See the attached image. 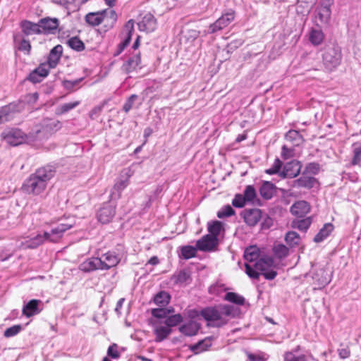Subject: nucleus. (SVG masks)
I'll return each instance as SVG.
<instances>
[{
	"label": "nucleus",
	"mask_w": 361,
	"mask_h": 361,
	"mask_svg": "<svg viewBox=\"0 0 361 361\" xmlns=\"http://www.w3.org/2000/svg\"><path fill=\"white\" fill-rule=\"evenodd\" d=\"M55 172L54 167L50 165L38 169L25 180L23 190L28 194L40 195L45 190L48 181L54 176Z\"/></svg>",
	"instance_id": "1"
},
{
	"label": "nucleus",
	"mask_w": 361,
	"mask_h": 361,
	"mask_svg": "<svg viewBox=\"0 0 361 361\" xmlns=\"http://www.w3.org/2000/svg\"><path fill=\"white\" fill-rule=\"evenodd\" d=\"M342 55L338 47H327L322 54V62L328 71H332L337 68L341 62Z\"/></svg>",
	"instance_id": "2"
},
{
	"label": "nucleus",
	"mask_w": 361,
	"mask_h": 361,
	"mask_svg": "<svg viewBox=\"0 0 361 361\" xmlns=\"http://www.w3.org/2000/svg\"><path fill=\"white\" fill-rule=\"evenodd\" d=\"M259 250L256 246L247 247L244 252L245 273L253 279H258L260 274L253 269V264L259 260Z\"/></svg>",
	"instance_id": "3"
},
{
	"label": "nucleus",
	"mask_w": 361,
	"mask_h": 361,
	"mask_svg": "<svg viewBox=\"0 0 361 361\" xmlns=\"http://www.w3.org/2000/svg\"><path fill=\"white\" fill-rule=\"evenodd\" d=\"M274 262L271 257H262L253 264V269L258 273L261 271V274L266 279L272 280L277 275V272L274 269Z\"/></svg>",
	"instance_id": "4"
},
{
	"label": "nucleus",
	"mask_w": 361,
	"mask_h": 361,
	"mask_svg": "<svg viewBox=\"0 0 361 361\" xmlns=\"http://www.w3.org/2000/svg\"><path fill=\"white\" fill-rule=\"evenodd\" d=\"M201 316L207 322L208 326L221 327L228 322V319L222 317V314L214 307L203 309Z\"/></svg>",
	"instance_id": "5"
},
{
	"label": "nucleus",
	"mask_w": 361,
	"mask_h": 361,
	"mask_svg": "<svg viewBox=\"0 0 361 361\" xmlns=\"http://www.w3.org/2000/svg\"><path fill=\"white\" fill-rule=\"evenodd\" d=\"M306 277H310L312 280V285L314 290H321L327 286L331 277L324 269H319L311 274H307Z\"/></svg>",
	"instance_id": "6"
},
{
	"label": "nucleus",
	"mask_w": 361,
	"mask_h": 361,
	"mask_svg": "<svg viewBox=\"0 0 361 361\" xmlns=\"http://www.w3.org/2000/svg\"><path fill=\"white\" fill-rule=\"evenodd\" d=\"M108 15H109V18L113 22H116L117 16L114 10H111L109 12L107 10H103L98 12L89 13L85 16V21L90 25L97 26L104 20Z\"/></svg>",
	"instance_id": "7"
},
{
	"label": "nucleus",
	"mask_w": 361,
	"mask_h": 361,
	"mask_svg": "<svg viewBox=\"0 0 361 361\" xmlns=\"http://www.w3.org/2000/svg\"><path fill=\"white\" fill-rule=\"evenodd\" d=\"M75 225V221L72 220L68 223H61L56 227L51 228L50 232H45L47 241L51 243H58L63 236L64 233L72 228Z\"/></svg>",
	"instance_id": "8"
},
{
	"label": "nucleus",
	"mask_w": 361,
	"mask_h": 361,
	"mask_svg": "<svg viewBox=\"0 0 361 361\" xmlns=\"http://www.w3.org/2000/svg\"><path fill=\"white\" fill-rule=\"evenodd\" d=\"M235 19V11L232 9L224 13L214 23L209 25V33H215L228 27Z\"/></svg>",
	"instance_id": "9"
},
{
	"label": "nucleus",
	"mask_w": 361,
	"mask_h": 361,
	"mask_svg": "<svg viewBox=\"0 0 361 361\" xmlns=\"http://www.w3.org/2000/svg\"><path fill=\"white\" fill-rule=\"evenodd\" d=\"M1 137L5 142L12 146L19 145L25 141V133L18 128L4 130L1 133Z\"/></svg>",
	"instance_id": "10"
},
{
	"label": "nucleus",
	"mask_w": 361,
	"mask_h": 361,
	"mask_svg": "<svg viewBox=\"0 0 361 361\" xmlns=\"http://www.w3.org/2000/svg\"><path fill=\"white\" fill-rule=\"evenodd\" d=\"M100 270H109L116 267L121 261V257L113 251H108L98 257Z\"/></svg>",
	"instance_id": "11"
},
{
	"label": "nucleus",
	"mask_w": 361,
	"mask_h": 361,
	"mask_svg": "<svg viewBox=\"0 0 361 361\" xmlns=\"http://www.w3.org/2000/svg\"><path fill=\"white\" fill-rule=\"evenodd\" d=\"M22 109L23 106L20 102H11L2 106L0 109V124L11 121L14 115Z\"/></svg>",
	"instance_id": "12"
},
{
	"label": "nucleus",
	"mask_w": 361,
	"mask_h": 361,
	"mask_svg": "<svg viewBox=\"0 0 361 361\" xmlns=\"http://www.w3.org/2000/svg\"><path fill=\"white\" fill-rule=\"evenodd\" d=\"M41 34H55L59 26V20L56 18H43L39 20Z\"/></svg>",
	"instance_id": "13"
},
{
	"label": "nucleus",
	"mask_w": 361,
	"mask_h": 361,
	"mask_svg": "<svg viewBox=\"0 0 361 361\" xmlns=\"http://www.w3.org/2000/svg\"><path fill=\"white\" fill-rule=\"evenodd\" d=\"M302 165L300 161L298 160H292L286 163L280 173V176L283 178H293L298 176L301 171Z\"/></svg>",
	"instance_id": "14"
},
{
	"label": "nucleus",
	"mask_w": 361,
	"mask_h": 361,
	"mask_svg": "<svg viewBox=\"0 0 361 361\" xmlns=\"http://www.w3.org/2000/svg\"><path fill=\"white\" fill-rule=\"evenodd\" d=\"M317 183L318 181L317 178L312 176H305V174L288 183L290 187L293 188H305L307 190L313 188Z\"/></svg>",
	"instance_id": "15"
},
{
	"label": "nucleus",
	"mask_w": 361,
	"mask_h": 361,
	"mask_svg": "<svg viewBox=\"0 0 361 361\" xmlns=\"http://www.w3.org/2000/svg\"><path fill=\"white\" fill-rule=\"evenodd\" d=\"M134 31V22L133 20H129L126 25H124L123 30L122 31V35H123V41L121 42L118 45V50L116 54H114V56L119 55L124 49L129 44L132 33Z\"/></svg>",
	"instance_id": "16"
},
{
	"label": "nucleus",
	"mask_w": 361,
	"mask_h": 361,
	"mask_svg": "<svg viewBox=\"0 0 361 361\" xmlns=\"http://www.w3.org/2000/svg\"><path fill=\"white\" fill-rule=\"evenodd\" d=\"M134 31V22L133 20H129L126 25H124L123 30L122 31V35H123V41L121 42L118 45V50L116 54H114V56L119 55L124 49L129 44L132 33Z\"/></svg>",
	"instance_id": "17"
},
{
	"label": "nucleus",
	"mask_w": 361,
	"mask_h": 361,
	"mask_svg": "<svg viewBox=\"0 0 361 361\" xmlns=\"http://www.w3.org/2000/svg\"><path fill=\"white\" fill-rule=\"evenodd\" d=\"M129 176H121L114 185L111 193V201H116L121 197V192L129 184Z\"/></svg>",
	"instance_id": "18"
},
{
	"label": "nucleus",
	"mask_w": 361,
	"mask_h": 361,
	"mask_svg": "<svg viewBox=\"0 0 361 361\" xmlns=\"http://www.w3.org/2000/svg\"><path fill=\"white\" fill-rule=\"evenodd\" d=\"M116 214V204L114 203H106L97 213L98 220L102 224H107L113 219Z\"/></svg>",
	"instance_id": "19"
},
{
	"label": "nucleus",
	"mask_w": 361,
	"mask_h": 361,
	"mask_svg": "<svg viewBox=\"0 0 361 361\" xmlns=\"http://www.w3.org/2000/svg\"><path fill=\"white\" fill-rule=\"evenodd\" d=\"M218 245V238L209 234L204 235L196 243V247L201 251H212Z\"/></svg>",
	"instance_id": "20"
},
{
	"label": "nucleus",
	"mask_w": 361,
	"mask_h": 361,
	"mask_svg": "<svg viewBox=\"0 0 361 361\" xmlns=\"http://www.w3.org/2000/svg\"><path fill=\"white\" fill-rule=\"evenodd\" d=\"M245 224L250 226H255L261 219L262 212L259 209H245L241 214Z\"/></svg>",
	"instance_id": "21"
},
{
	"label": "nucleus",
	"mask_w": 361,
	"mask_h": 361,
	"mask_svg": "<svg viewBox=\"0 0 361 361\" xmlns=\"http://www.w3.org/2000/svg\"><path fill=\"white\" fill-rule=\"evenodd\" d=\"M41 128L37 133H43L44 134H52L61 128V123L59 121L53 118H44L41 122Z\"/></svg>",
	"instance_id": "22"
},
{
	"label": "nucleus",
	"mask_w": 361,
	"mask_h": 361,
	"mask_svg": "<svg viewBox=\"0 0 361 361\" xmlns=\"http://www.w3.org/2000/svg\"><path fill=\"white\" fill-rule=\"evenodd\" d=\"M137 25L140 31L151 32L157 27V20L152 14L148 13L143 16Z\"/></svg>",
	"instance_id": "23"
},
{
	"label": "nucleus",
	"mask_w": 361,
	"mask_h": 361,
	"mask_svg": "<svg viewBox=\"0 0 361 361\" xmlns=\"http://www.w3.org/2000/svg\"><path fill=\"white\" fill-rule=\"evenodd\" d=\"M20 27L23 34L25 36L41 35L39 21L35 23L27 20H23L20 23Z\"/></svg>",
	"instance_id": "24"
},
{
	"label": "nucleus",
	"mask_w": 361,
	"mask_h": 361,
	"mask_svg": "<svg viewBox=\"0 0 361 361\" xmlns=\"http://www.w3.org/2000/svg\"><path fill=\"white\" fill-rule=\"evenodd\" d=\"M291 214L298 217H303L310 211L309 203L305 200L295 202L290 209Z\"/></svg>",
	"instance_id": "25"
},
{
	"label": "nucleus",
	"mask_w": 361,
	"mask_h": 361,
	"mask_svg": "<svg viewBox=\"0 0 361 361\" xmlns=\"http://www.w3.org/2000/svg\"><path fill=\"white\" fill-rule=\"evenodd\" d=\"M154 333L155 335V341L161 342L165 340L171 333V329L162 323H156L154 325Z\"/></svg>",
	"instance_id": "26"
},
{
	"label": "nucleus",
	"mask_w": 361,
	"mask_h": 361,
	"mask_svg": "<svg viewBox=\"0 0 361 361\" xmlns=\"http://www.w3.org/2000/svg\"><path fill=\"white\" fill-rule=\"evenodd\" d=\"M200 329V325L198 322L194 320L183 324L179 327V331L187 336H195Z\"/></svg>",
	"instance_id": "27"
},
{
	"label": "nucleus",
	"mask_w": 361,
	"mask_h": 361,
	"mask_svg": "<svg viewBox=\"0 0 361 361\" xmlns=\"http://www.w3.org/2000/svg\"><path fill=\"white\" fill-rule=\"evenodd\" d=\"M213 337L208 336L197 343L190 346V350L195 354H199L207 350L212 345Z\"/></svg>",
	"instance_id": "28"
},
{
	"label": "nucleus",
	"mask_w": 361,
	"mask_h": 361,
	"mask_svg": "<svg viewBox=\"0 0 361 361\" xmlns=\"http://www.w3.org/2000/svg\"><path fill=\"white\" fill-rule=\"evenodd\" d=\"M78 269L83 272H91L100 269L98 257L88 258L79 264Z\"/></svg>",
	"instance_id": "29"
},
{
	"label": "nucleus",
	"mask_w": 361,
	"mask_h": 361,
	"mask_svg": "<svg viewBox=\"0 0 361 361\" xmlns=\"http://www.w3.org/2000/svg\"><path fill=\"white\" fill-rule=\"evenodd\" d=\"M42 302L39 300H31L23 308V313L27 317H30L33 315L37 314L41 312L39 305Z\"/></svg>",
	"instance_id": "30"
},
{
	"label": "nucleus",
	"mask_w": 361,
	"mask_h": 361,
	"mask_svg": "<svg viewBox=\"0 0 361 361\" xmlns=\"http://www.w3.org/2000/svg\"><path fill=\"white\" fill-rule=\"evenodd\" d=\"M141 59L140 53L129 58L122 66V70L127 73H131L137 69L140 65Z\"/></svg>",
	"instance_id": "31"
},
{
	"label": "nucleus",
	"mask_w": 361,
	"mask_h": 361,
	"mask_svg": "<svg viewBox=\"0 0 361 361\" xmlns=\"http://www.w3.org/2000/svg\"><path fill=\"white\" fill-rule=\"evenodd\" d=\"M276 193V186L269 181H264L259 188V194L264 200H270Z\"/></svg>",
	"instance_id": "32"
},
{
	"label": "nucleus",
	"mask_w": 361,
	"mask_h": 361,
	"mask_svg": "<svg viewBox=\"0 0 361 361\" xmlns=\"http://www.w3.org/2000/svg\"><path fill=\"white\" fill-rule=\"evenodd\" d=\"M62 53L63 47L60 44L55 46L53 49H51L48 58V63L49 68H54L57 65L62 55Z\"/></svg>",
	"instance_id": "33"
},
{
	"label": "nucleus",
	"mask_w": 361,
	"mask_h": 361,
	"mask_svg": "<svg viewBox=\"0 0 361 361\" xmlns=\"http://www.w3.org/2000/svg\"><path fill=\"white\" fill-rule=\"evenodd\" d=\"M334 226L331 223H327L319 230L317 234L314 238L315 243H321L333 231Z\"/></svg>",
	"instance_id": "34"
},
{
	"label": "nucleus",
	"mask_w": 361,
	"mask_h": 361,
	"mask_svg": "<svg viewBox=\"0 0 361 361\" xmlns=\"http://www.w3.org/2000/svg\"><path fill=\"white\" fill-rule=\"evenodd\" d=\"M312 217H307L302 219H295L291 222V227L297 228L300 231L306 232L312 224Z\"/></svg>",
	"instance_id": "35"
},
{
	"label": "nucleus",
	"mask_w": 361,
	"mask_h": 361,
	"mask_svg": "<svg viewBox=\"0 0 361 361\" xmlns=\"http://www.w3.org/2000/svg\"><path fill=\"white\" fill-rule=\"evenodd\" d=\"M171 300V295L166 291H160L157 293L153 299L154 302L160 307L166 306Z\"/></svg>",
	"instance_id": "36"
},
{
	"label": "nucleus",
	"mask_w": 361,
	"mask_h": 361,
	"mask_svg": "<svg viewBox=\"0 0 361 361\" xmlns=\"http://www.w3.org/2000/svg\"><path fill=\"white\" fill-rule=\"evenodd\" d=\"M286 139L293 143V145L298 146L304 142V139L300 133L295 130H290L286 133Z\"/></svg>",
	"instance_id": "37"
},
{
	"label": "nucleus",
	"mask_w": 361,
	"mask_h": 361,
	"mask_svg": "<svg viewBox=\"0 0 361 361\" xmlns=\"http://www.w3.org/2000/svg\"><path fill=\"white\" fill-rule=\"evenodd\" d=\"M324 35L321 30L312 29L309 34V40L314 46L321 44L324 40Z\"/></svg>",
	"instance_id": "38"
},
{
	"label": "nucleus",
	"mask_w": 361,
	"mask_h": 361,
	"mask_svg": "<svg viewBox=\"0 0 361 361\" xmlns=\"http://www.w3.org/2000/svg\"><path fill=\"white\" fill-rule=\"evenodd\" d=\"M45 241H47V236H45V232L43 234H38L35 237L30 238L26 241V247L31 249H35L43 244Z\"/></svg>",
	"instance_id": "39"
},
{
	"label": "nucleus",
	"mask_w": 361,
	"mask_h": 361,
	"mask_svg": "<svg viewBox=\"0 0 361 361\" xmlns=\"http://www.w3.org/2000/svg\"><path fill=\"white\" fill-rule=\"evenodd\" d=\"M190 279V274L188 271L180 270V271L174 274L171 280L175 284L182 285L186 283Z\"/></svg>",
	"instance_id": "40"
},
{
	"label": "nucleus",
	"mask_w": 361,
	"mask_h": 361,
	"mask_svg": "<svg viewBox=\"0 0 361 361\" xmlns=\"http://www.w3.org/2000/svg\"><path fill=\"white\" fill-rule=\"evenodd\" d=\"M285 241L291 247L298 245L300 241V235L295 231H288L285 236Z\"/></svg>",
	"instance_id": "41"
},
{
	"label": "nucleus",
	"mask_w": 361,
	"mask_h": 361,
	"mask_svg": "<svg viewBox=\"0 0 361 361\" xmlns=\"http://www.w3.org/2000/svg\"><path fill=\"white\" fill-rule=\"evenodd\" d=\"M353 157L351 161L353 166L360 165L361 162V142H355L353 145Z\"/></svg>",
	"instance_id": "42"
},
{
	"label": "nucleus",
	"mask_w": 361,
	"mask_h": 361,
	"mask_svg": "<svg viewBox=\"0 0 361 361\" xmlns=\"http://www.w3.org/2000/svg\"><path fill=\"white\" fill-rule=\"evenodd\" d=\"M183 316L180 314H176L170 316H167L164 319V324L169 326L170 329L173 326H176L183 322Z\"/></svg>",
	"instance_id": "43"
},
{
	"label": "nucleus",
	"mask_w": 361,
	"mask_h": 361,
	"mask_svg": "<svg viewBox=\"0 0 361 361\" xmlns=\"http://www.w3.org/2000/svg\"><path fill=\"white\" fill-rule=\"evenodd\" d=\"M223 225L221 222L219 221H214L208 223V231L209 233V235H210L216 236L218 238V235L220 234Z\"/></svg>",
	"instance_id": "44"
},
{
	"label": "nucleus",
	"mask_w": 361,
	"mask_h": 361,
	"mask_svg": "<svg viewBox=\"0 0 361 361\" xmlns=\"http://www.w3.org/2000/svg\"><path fill=\"white\" fill-rule=\"evenodd\" d=\"M67 44L73 50L81 51L85 49V44L78 37H73L67 41Z\"/></svg>",
	"instance_id": "45"
},
{
	"label": "nucleus",
	"mask_w": 361,
	"mask_h": 361,
	"mask_svg": "<svg viewBox=\"0 0 361 361\" xmlns=\"http://www.w3.org/2000/svg\"><path fill=\"white\" fill-rule=\"evenodd\" d=\"M224 299L236 305H242L245 303V298L235 293L228 292L225 295Z\"/></svg>",
	"instance_id": "46"
},
{
	"label": "nucleus",
	"mask_w": 361,
	"mask_h": 361,
	"mask_svg": "<svg viewBox=\"0 0 361 361\" xmlns=\"http://www.w3.org/2000/svg\"><path fill=\"white\" fill-rule=\"evenodd\" d=\"M197 250V247H195L191 245L183 246L181 248V256L185 259H190L195 256Z\"/></svg>",
	"instance_id": "47"
},
{
	"label": "nucleus",
	"mask_w": 361,
	"mask_h": 361,
	"mask_svg": "<svg viewBox=\"0 0 361 361\" xmlns=\"http://www.w3.org/2000/svg\"><path fill=\"white\" fill-rule=\"evenodd\" d=\"M80 104V102H74L70 103H65L61 104L59 107L57 108L56 113V114L61 115L65 113L68 112L69 111L73 109L76 106H78Z\"/></svg>",
	"instance_id": "48"
},
{
	"label": "nucleus",
	"mask_w": 361,
	"mask_h": 361,
	"mask_svg": "<svg viewBox=\"0 0 361 361\" xmlns=\"http://www.w3.org/2000/svg\"><path fill=\"white\" fill-rule=\"evenodd\" d=\"M273 251L275 255L281 259L286 257L289 253V249L283 244L276 245L273 248Z\"/></svg>",
	"instance_id": "49"
},
{
	"label": "nucleus",
	"mask_w": 361,
	"mask_h": 361,
	"mask_svg": "<svg viewBox=\"0 0 361 361\" xmlns=\"http://www.w3.org/2000/svg\"><path fill=\"white\" fill-rule=\"evenodd\" d=\"M82 80V78L74 80H65L62 82L63 87L70 92L75 91V90L78 89V85Z\"/></svg>",
	"instance_id": "50"
},
{
	"label": "nucleus",
	"mask_w": 361,
	"mask_h": 361,
	"mask_svg": "<svg viewBox=\"0 0 361 361\" xmlns=\"http://www.w3.org/2000/svg\"><path fill=\"white\" fill-rule=\"evenodd\" d=\"M284 361H309L306 355L301 354L296 355L293 352H286L283 355Z\"/></svg>",
	"instance_id": "51"
},
{
	"label": "nucleus",
	"mask_w": 361,
	"mask_h": 361,
	"mask_svg": "<svg viewBox=\"0 0 361 361\" xmlns=\"http://www.w3.org/2000/svg\"><path fill=\"white\" fill-rule=\"evenodd\" d=\"M237 308L234 307L233 305H226L221 307V311L220 312L222 314V317H235L238 314Z\"/></svg>",
	"instance_id": "52"
},
{
	"label": "nucleus",
	"mask_w": 361,
	"mask_h": 361,
	"mask_svg": "<svg viewBox=\"0 0 361 361\" xmlns=\"http://www.w3.org/2000/svg\"><path fill=\"white\" fill-rule=\"evenodd\" d=\"M317 15L322 23H327L331 16V10L327 6L321 7L318 10Z\"/></svg>",
	"instance_id": "53"
},
{
	"label": "nucleus",
	"mask_w": 361,
	"mask_h": 361,
	"mask_svg": "<svg viewBox=\"0 0 361 361\" xmlns=\"http://www.w3.org/2000/svg\"><path fill=\"white\" fill-rule=\"evenodd\" d=\"M320 171V165L316 162L307 164L305 168L303 174L317 175Z\"/></svg>",
	"instance_id": "54"
},
{
	"label": "nucleus",
	"mask_w": 361,
	"mask_h": 361,
	"mask_svg": "<svg viewBox=\"0 0 361 361\" xmlns=\"http://www.w3.org/2000/svg\"><path fill=\"white\" fill-rule=\"evenodd\" d=\"M235 214V210L229 204L224 206L218 212L217 216L219 219L229 217Z\"/></svg>",
	"instance_id": "55"
},
{
	"label": "nucleus",
	"mask_w": 361,
	"mask_h": 361,
	"mask_svg": "<svg viewBox=\"0 0 361 361\" xmlns=\"http://www.w3.org/2000/svg\"><path fill=\"white\" fill-rule=\"evenodd\" d=\"M243 195L245 197L246 202H252L257 196L256 190L254 186H246Z\"/></svg>",
	"instance_id": "56"
},
{
	"label": "nucleus",
	"mask_w": 361,
	"mask_h": 361,
	"mask_svg": "<svg viewBox=\"0 0 361 361\" xmlns=\"http://www.w3.org/2000/svg\"><path fill=\"white\" fill-rule=\"evenodd\" d=\"M247 361H266L268 359V355L263 352H258L256 353H249L247 354Z\"/></svg>",
	"instance_id": "57"
},
{
	"label": "nucleus",
	"mask_w": 361,
	"mask_h": 361,
	"mask_svg": "<svg viewBox=\"0 0 361 361\" xmlns=\"http://www.w3.org/2000/svg\"><path fill=\"white\" fill-rule=\"evenodd\" d=\"M22 330V326L20 324L13 325L4 331V336L6 338H10L16 336Z\"/></svg>",
	"instance_id": "58"
},
{
	"label": "nucleus",
	"mask_w": 361,
	"mask_h": 361,
	"mask_svg": "<svg viewBox=\"0 0 361 361\" xmlns=\"http://www.w3.org/2000/svg\"><path fill=\"white\" fill-rule=\"evenodd\" d=\"M152 315L158 319H165L169 315V311L164 308H155L152 310Z\"/></svg>",
	"instance_id": "59"
},
{
	"label": "nucleus",
	"mask_w": 361,
	"mask_h": 361,
	"mask_svg": "<svg viewBox=\"0 0 361 361\" xmlns=\"http://www.w3.org/2000/svg\"><path fill=\"white\" fill-rule=\"evenodd\" d=\"M281 166V161L279 158H276L271 167L266 170V173L269 175L276 174L279 172Z\"/></svg>",
	"instance_id": "60"
},
{
	"label": "nucleus",
	"mask_w": 361,
	"mask_h": 361,
	"mask_svg": "<svg viewBox=\"0 0 361 361\" xmlns=\"http://www.w3.org/2000/svg\"><path fill=\"white\" fill-rule=\"evenodd\" d=\"M246 200L243 195L237 194L232 200V204L237 208H242L245 204Z\"/></svg>",
	"instance_id": "61"
},
{
	"label": "nucleus",
	"mask_w": 361,
	"mask_h": 361,
	"mask_svg": "<svg viewBox=\"0 0 361 361\" xmlns=\"http://www.w3.org/2000/svg\"><path fill=\"white\" fill-rule=\"evenodd\" d=\"M107 355L112 359H118L121 356L118 351V345L115 343L111 345L107 350Z\"/></svg>",
	"instance_id": "62"
},
{
	"label": "nucleus",
	"mask_w": 361,
	"mask_h": 361,
	"mask_svg": "<svg viewBox=\"0 0 361 361\" xmlns=\"http://www.w3.org/2000/svg\"><path fill=\"white\" fill-rule=\"evenodd\" d=\"M137 95H136V94H132L128 97V99L125 102V104H123V109L124 110V111L126 113H128L131 109V108L133 107V104H134L135 101L137 99Z\"/></svg>",
	"instance_id": "63"
},
{
	"label": "nucleus",
	"mask_w": 361,
	"mask_h": 361,
	"mask_svg": "<svg viewBox=\"0 0 361 361\" xmlns=\"http://www.w3.org/2000/svg\"><path fill=\"white\" fill-rule=\"evenodd\" d=\"M18 49L19 51H26L27 54H29L31 49V44L29 40L22 39L18 43Z\"/></svg>",
	"instance_id": "64"
}]
</instances>
